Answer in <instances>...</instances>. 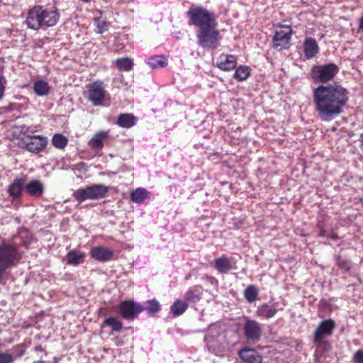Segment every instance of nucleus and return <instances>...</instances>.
<instances>
[{
  "label": "nucleus",
  "mask_w": 363,
  "mask_h": 363,
  "mask_svg": "<svg viewBox=\"0 0 363 363\" xmlns=\"http://www.w3.org/2000/svg\"><path fill=\"white\" fill-rule=\"evenodd\" d=\"M191 23L200 30L217 26L216 15L201 6L191 7L186 13Z\"/></svg>",
  "instance_id": "obj_2"
},
{
  "label": "nucleus",
  "mask_w": 363,
  "mask_h": 363,
  "mask_svg": "<svg viewBox=\"0 0 363 363\" xmlns=\"http://www.w3.org/2000/svg\"><path fill=\"white\" fill-rule=\"evenodd\" d=\"M262 361V357L256 350L251 349V363H261Z\"/></svg>",
  "instance_id": "obj_39"
},
{
  "label": "nucleus",
  "mask_w": 363,
  "mask_h": 363,
  "mask_svg": "<svg viewBox=\"0 0 363 363\" xmlns=\"http://www.w3.org/2000/svg\"><path fill=\"white\" fill-rule=\"evenodd\" d=\"M277 313V309L276 308V304H274L272 306H269L267 303H263L260 306L258 307L256 314L263 318L269 319L275 315Z\"/></svg>",
  "instance_id": "obj_22"
},
{
  "label": "nucleus",
  "mask_w": 363,
  "mask_h": 363,
  "mask_svg": "<svg viewBox=\"0 0 363 363\" xmlns=\"http://www.w3.org/2000/svg\"><path fill=\"white\" fill-rule=\"evenodd\" d=\"M216 65L223 71L232 70L237 65V58L233 55L223 53L217 58Z\"/></svg>",
  "instance_id": "obj_16"
},
{
  "label": "nucleus",
  "mask_w": 363,
  "mask_h": 363,
  "mask_svg": "<svg viewBox=\"0 0 363 363\" xmlns=\"http://www.w3.org/2000/svg\"><path fill=\"white\" fill-rule=\"evenodd\" d=\"M108 96V94L102 82L96 81L89 84L87 90V99L94 106L102 105Z\"/></svg>",
  "instance_id": "obj_10"
},
{
  "label": "nucleus",
  "mask_w": 363,
  "mask_h": 363,
  "mask_svg": "<svg viewBox=\"0 0 363 363\" xmlns=\"http://www.w3.org/2000/svg\"><path fill=\"white\" fill-rule=\"evenodd\" d=\"M201 298V293L197 289H189L184 294V301L189 303H196Z\"/></svg>",
  "instance_id": "obj_28"
},
{
  "label": "nucleus",
  "mask_w": 363,
  "mask_h": 363,
  "mask_svg": "<svg viewBox=\"0 0 363 363\" xmlns=\"http://www.w3.org/2000/svg\"><path fill=\"white\" fill-rule=\"evenodd\" d=\"M240 357L247 363H250V349L244 348L239 352Z\"/></svg>",
  "instance_id": "obj_38"
},
{
  "label": "nucleus",
  "mask_w": 363,
  "mask_h": 363,
  "mask_svg": "<svg viewBox=\"0 0 363 363\" xmlns=\"http://www.w3.org/2000/svg\"><path fill=\"white\" fill-rule=\"evenodd\" d=\"M116 66L121 71L129 72L133 68V62L127 57L118 58L116 60Z\"/></svg>",
  "instance_id": "obj_30"
},
{
  "label": "nucleus",
  "mask_w": 363,
  "mask_h": 363,
  "mask_svg": "<svg viewBox=\"0 0 363 363\" xmlns=\"http://www.w3.org/2000/svg\"><path fill=\"white\" fill-rule=\"evenodd\" d=\"M335 326V322L333 319L330 318L321 321L314 331L313 342L317 347H324V348L328 347V343L324 339L332 335Z\"/></svg>",
  "instance_id": "obj_8"
},
{
  "label": "nucleus",
  "mask_w": 363,
  "mask_h": 363,
  "mask_svg": "<svg viewBox=\"0 0 363 363\" xmlns=\"http://www.w3.org/2000/svg\"><path fill=\"white\" fill-rule=\"evenodd\" d=\"M361 140L363 142V133L361 135Z\"/></svg>",
  "instance_id": "obj_54"
},
{
  "label": "nucleus",
  "mask_w": 363,
  "mask_h": 363,
  "mask_svg": "<svg viewBox=\"0 0 363 363\" xmlns=\"http://www.w3.org/2000/svg\"><path fill=\"white\" fill-rule=\"evenodd\" d=\"M108 191V189L103 184H92L83 189H77L74 196L79 202L85 200H94L103 198Z\"/></svg>",
  "instance_id": "obj_6"
},
{
  "label": "nucleus",
  "mask_w": 363,
  "mask_h": 363,
  "mask_svg": "<svg viewBox=\"0 0 363 363\" xmlns=\"http://www.w3.org/2000/svg\"><path fill=\"white\" fill-rule=\"evenodd\" d=\"M149 192L144 188H138L131 194V200L137 203L143 202L148 197Z\"/></svg>",
  "instance_id": "obj_29"
},
{
  "label": "nucleus",
  "mask_w": 363,
  "mask_h": 363,
  "mask_svg": "<svg viewBox=\"0 0 363 363\" xmlns=\"http://www.w3.org/2000/svg\"><path fill=\"white\" fill-rule=\"evenodd\" d=\"M41 6H36L31 9L27 16L26 23L30 29L38 30L44 28L43 20L42 17Z\"/></svg>",
  "instance_id": "obj_11"
},
{
  "label": "nucleus",
  "mask_w": 363,
  "mask_h": 363,
  "mask_svg": "<svg viewBox=\"0 0 363 363\" xmlns=\"http://www.w3.org/2000/svg\"><path fill=\"white\" fill-rule=\"evenodd\" d=\"M328 238H330L332 240H337L340 239L339 235L337 233H333L328 235H327Z\"/></svg>",
  "instance_id": "obj_45"
},
{
  "label": "nucleus",
  "mask_w": 363,
  "mask_h": 363,
  "mask_svg": "<svg viewBox=\"0 0 363 363\" xmlns=\"http://www.w3.org/2000/svg\"><path fill=\"white\" fill-rule=\"evenodd\" d=\"M35 351L36 352H42L43 351V347L41 345H38L35 347Z\"/></svg>",
  "instance_id": "obj_50"
},
{
  "label": "nucleus",
  "mask_w": 363,
  "mask_h": 363,
  "mask_svg": "<svg viewBox=\"0 0 363 363\" xmlns=\"http://www.w3.org/2000/svg\"><path fill=\"white\" fill-rule=\"evenodd\" d=\"M320 305H323V306H327V305H328V302H327V301H326V300H325V299H321V300L320 301Z\"/></svg>",
  "instance_id": "obj_51"
},
{
  "label": "nucleus",
  "mask_w": 363,
  "mask_h": 363,
  "mask_svg": "<svg viewBox=\"0 0 363 363\" xmlns=\"http://www.w3.org/2000/svg\"><path fill=\"white\" fill-rule=\"evenodd\" d=\"M4 66V60L1 57H0V69Z\"/></svg>",
  "instance_id": "obj_52"
},
{
  "label": "nucleus",
  "mask_w": 363,
  "mask_h": 363,
  "mask_svg": "<svg viewBox=\"0 0 363 363\" xmlns=\"http://www.w3.org/2000/svg\"><path fill=\"white\" fill-rule=\"evenodd\" d=\"M104 324L112 328L113 331L118 332L122 329L123 325L121 321L115 318L109 317L106 318Z\"/></svg>",
  "instance_id": "obj_33"
},
{
  "label": "nucleus",
  "mask_w": 363,
  "mask_h": 363,
  "mask_svg": "<svg viewBox=\"0 0 363 363\" xmlns=\"http://www.w3.org/2000/svg\"><path fill=\"white\" fill-rule=\"evenodd\" d=\"M161 309L160 304L156 299L148 300L145 310L149 315H154L158 313Z\"/></svg>",
  "instance_id": "obj_31"
},
{
  "label": "nucleus",
  "mask_w": 363,
  "mask_h": 363,
  "mask_svg": "<svg viewBox=\"0 0 363 363\" xmlns=\"http://www.w3.org/2000/svg\"><path fill=\"white\" fill-rule=\"evenodd\" d=\"M50 86L48 82L43 80H37L33 84V90L35 93L40 96L48 95L50 91Z\"/></svg>",
  "instance_id": "obj_26"
},
{
  "label": "nucleus",
  "mask_w": 363,
  "mask_h": 363,
  "mask_svg": "<svg viewBox=\"0 0 363 363\" xmlns=\"http://www.w3.org/2000/svg\"><path fill=\"white\" fill-rule=\"evenodd\" d=\"M319 46L316 40L312 37L306 38L303 43V51L304 57L310 60L316 56L319 52Z\"/></svg>",
  "instance_id": "obj_17"
},
{
  "label": "nucleus",
  "mask_w": 363,
  "mask_h": 363,
  "mask_svg": "<svg viewBox=\"0 0 363 363\" xmlns=\"http://www.w3.org/2000/svg\"><path fill=\"white\" fill-rule=\"evenodd\" d=\"M358 30L363 31V13H362V17L359 18V21Z\"/></svg>",
  "instance_id": "obj_48"
},
{
  "label": "nucleus",
  "mask_w": 363,
  "mask_h": 363,
  "mask_svg": "<svg viewBox=\"0 0 363 363\" xmlns=\"http://www.w3.org/2000/svg\"><path fill=\"white\" fill-rule=\"evenodd\" d=\"M348 91L337 82L320 84L313 89V104L322 121H330L344 111L349 100Z\"/></svg>",
  "instance_id": "obj_1"
},
{
  "label": "nucleus",
  "mask_w": 363,
  "mask_h": 363,
  "mask_svg": "<svg viewBox=\"0 0 363 363\" xmlns=\"http://www.w3.org/2000/svg\"><path fill=\"white\" fill-rule=\"evenodd\" d=\"M215 268L220 273H227L233 269L232 262L226 256H222L215 259Z\"/></svg>",
  "instance_id": "obj_23"
},
{
  "label": "nucleus",
  "mask_w": 363,
  "mask_h": 363,
  "mask_svg": "<svg viewBox=\"0 0 363 363\" xmlns=\"http://www.w3.org/2000/svg\"><path fill=\"white\" fill-rule=\"evenodd\" d=\"M15 356L9 351H0V363H14Z\"/></svg>",
  "instance_id": "obj_36"
},
{
  "label": "nucleus",
  "mask_w": 363,
  "mask_h": 363,
  "mask_svg": "<svg viewBox=\"0 0 363 363\" xmlns=\"http://www.w3.org/2000/svg\"><path fill=\"white\" fill-rule=\"evenodd\" d=\"M262 335V329L259 324L251 320V341H258Z\"/></svg>",
  "instance_id": "obj_32"
},
{
  "label": "nucleus",
  "mask_w": 363,
  "mask_h": 363,
  "mask_svg": "<svg viewBox=\"0 0 363 363\" xmlns=\"http://www.w3.org/2000/svg\"><path fill=\"white\" fill-rule=\"evenodd\" d=\"M316 226L318 230L323 229L325 228V223L322 220H318Z\"/></svg>",
  "instance_id": "obj_47"
},
{
  "label": "nucleus",
  "mask_w": 363,
  "mask_h": 363,
  "mask_svg": "<svg viewBox=\"0 0 363 363\" xmlns=\"http://www.w3.org/2000/svg\"><path fill=\"white\" fill-rule=\"evenodd\" d=\"M223 340L224 336L214 326L210 328L208 333L205 337L208 350L216 355H220L225 349Z\"/></svg>",
  "instance_id": "obj_9"
},
{
  "label": "nucleus",
  "mask_w": 363,
  "mask_h": 363,
  "mask_svg": "<svg viewBox=\"0 0 363 363\" xmlns=\"http://www.w3.org/2000/svg\"><path fill=\"white\" fill-rule=\"evenodd\" d=\"M45 186L44 184L38 179H33L25 183L24 190L26 194L33 197H40L44 192Z\"/></svg>",
  "instance_id": "obj_19"
},
{
  "label": "nucleus",
  "mask_w": 363,
  "mask_h": 363,
  "mask_svg": "<svg viewBox=\"0 0 363 363\" xmlns=\"http://www.w3.org/2000/svg\"><path fill=\"white\" fill-rule=\"evenodd\" d=\"M340 68L335 63L314 65L311 70V77L314 82L325 84L332 81L339 72Z\"/></svg>",
  "instance_id": "obj_4"
},
{
  "label": "nucleus",
  "mask_w": 363,
  "mask_h": 363,
  "mask_svg": "<svg viewBox=\"0 0 363 363\" xmlns=\"http://www.w3.org/2000/svg\"><path fill=\"white\" fill-rule=\"evenodd\" d=\"M353 361L354 363H363V351L361 350H357L354 356Z\"/></svg>",
  "instance_id": "obj_41"
},
{
  "label": "nucleus",
  "mask_w": 363,
  "mask_h": 363,
  "mask_svg": "<svg viewBox=\"0 0 363 363\" xmlns=\"http://www.w3.org/2000/svg\"><path fill=\"white\" fill-rule=\"evenodd\" d=\"M137 118L130 113L121 114L118 118L117 124L124 128H129L136 124Z\"/></svg>",
  "instance_id": "obj_24"
},
{
  "label": "nucleus",
  "mask_w": 363,
  "mask_h": 363,
  "mask_svg": "<svg viewBox=\"0 0 363 363\" xmlns=\"http://www.w3.org/2000/svg\"><path fill=\"white\" fill-rule=\"evenodd\" d=\"M113 251L110 249L101 246H96L91 249V257L100 262H107L113 257Z\"/></svg>",
  "instance_id": "obj_18"
},
{
  "label": "nucleus",
  "mask_w": 363,
  "mask_h": 363,
  "mask_svg": "<svg viewBox=\"0 0 363 363\" xmlns=\"http://www.w3.org/2000/svg\"><path fill=\"white\" fill-rule=\"evenodd\" d=\"M41 11L43 13L42 17L45 19L43 20L44 28L56 25L60 18V13L56 7L44 8L41 6Z\"/></svg>",
  "instance_id": "obj_14"
},
{
  "label": "nucleus",
  "mask_w": 363,
  "mask_h": 363,
  "mask_svg": "<svg viewBox=\"0 0 363 363\" xmlns=\"http://www.w3.org/2000/svg\"><path fill=\"white\" fill-rule=\"evenodd\" d=\"M245 297L250 302V286L245 289Z\"/></svg>",
  "instance_id": "obj_46"
},
{
  "label": "nucleus",
  "mask_w": 363,
  "mask_h": 363,
  "mask_svg": "<svg viewBox=\"0 0 363 363\" xmlns=\"http://www.w3.org/2000/svg\"><path fill=\"white\" fill-rule=\"evenodd\" d=\"M13 349L16 352V359L23 356L26 354L27 350L26 346L23 343L15 345Z\"/></svg>",
  "instance_id": "obj_37"
},
{
  "label": "nucleus",
  "mask_w": 363,
  "mask_h": 363,
  "mask_svg": "<svg viewBox=\"0 0 363 363\" xmlns=\"http://www.w3.org/2000/svg\"><path fill=\"white\" fill-rule=\"evenodd\" d=\"M217 26L203 28L197 32L198 44L203 49H216L221 39Z\"/></svg>",
  "instance_id": "obj_5"
},
{
  "label": "nucleus",
  "mask_w": 363,
  "mask_h": 363,
  "mask_svg": "<svg viewBox=\"0 0 363 363\" xmlns=\"http://www.w3.org/2000/svg\"><path fill=\"white\" fill-rule=\"evenodd\" d=\"M318 231H319V232H318V236H319V237H322V238H323V237H326V236H327V235H326V233H325V228H323V229H320V230H318Z\"/></svg>",
  "instance_id": "obj_49"
},
{
  "label": "nucleus",
  "mask_w": 363,
  "mask_h": 363,
  "mask_svg": "<svg viewBox=\"0 0 363 363\" xmlns=\"http://www.w3.org/2000/svg\"><path fill=\"white\" fill-rule=\"evenodd\" d=\"M144 310L138 303L133 301H123L119 305V313L124 319L133 320Z\"/></svg>",
  "instance_id": "obj_12"
},
{
  "label": "nucleus",
  "mask_w": 363,
  "mask_h": 363,
  "mask_svg": "<svg viewBox=\"0 0 363 363\" xmlns=\"http://www.w3.org/2000/svg\"><path fill=\"white\" fill-rule=\"evenodd\" d=\"M250 76V69L248 67H239L234 74V77L239 81L245 80Z\"/></svg>",
  "instance_id": "obj_34"
},
{
  "label": "nucleus",
  "mask_w": 363,
  "mask_h": 363,
  "mask_svg": "<svg viewBox=\"0 0 363 363\" xmlns=\"http://www.w3.org/2000/svg\"><path fill=\"white\" fill-rule=\"evenodd\" d=\"M52 145L57 148H64L67 144V140L61 134H55L52 139Z\"/></svg>",
  "instance_id": "obj_35"
},
{
  "label": "nucleus",
  "mask_w": 363,
  "mask_h": 363,
  "mask_svg": "<svg viewBox=\"0 0 363 363\" xmlns=\"http://www.w3.org/2000/svg\"><path fill=\"white\" fill-rule=\"evenodd\" d=\"M85 258V252L74 249L67 252L65 261L68 265L78 266L84 263Z\"/></svg>",
  "instance_id": "obj_20"
},
{
  "label": "nucleus",
  "mask_w": 363,
  "mask_h": 363,
  "mask_svg": "<svg viewBox=\"0 0 363 363\" xmlns=\"http://www.w3.org/2000/svg\"><path fill=\"white\" fill-rule=\"evenodd\" d=\"M245 332L247 339L250 338V320H247L245 323Z\"/></svg>",
  "instance_id": "obj_43"
},
{
  "label": "nucleus",
  "mask_w": 363,
  "mask_h": 363,
  "mask_svg": "<svg viewBox=\"0 0 363 363\" xmlns=\"http://www.w3.org/2000/svg\"><path fill=\"white\" fill-rule=\"evenodd\" d=\"M272 38V48L278 51L289 48L293 34L292 28L288 25L279 24Z\"/></svg>",
  "instance_id": "obj_7"
},
{
  "label": "nucleus",
  "mask_w": 363,
  "mask_h": 363,
  "mask_svg": "<svg viewBox=\"0 0 363 363\" xmlns=\"http://www.w3.org/2000/svg\"><path fill=\"white\" fill-rule=\"evenodd\" d=\"M147 63L152 69L164 67L167 65V60L162 55H155L150 57Z\"/></svg>",
  "instance_id": "obj_27"
},
{
  "label": "nucleus",
  "mask_w": 363,
  "mask_h": 363,
  "mask_svg": "<svg viewBox=\"0 0 363 363\" xmlns=\"http://www.w3.org/2000/svg\"><path fill=\"white\" fill-rule=\"evenodd\" d=\"M26 179L23 178H16L9 185L8 192L13 198H19L22 195L23 189L25 186Z\"/></svg>",
  "instance_id": "obj_21"
},
{
  "label": "nucleus",
  "mask_w": 363,
  "mask_h": 363,
  "mask_svg": "<svg viewBox=\"0 0 363 363\" xmlns=\"http://www.w3.org/2000/svg\"><path fill=\"white\" fill-rule=\"evenodd\" d=\"M6 79L2 75V74L0 72V99H1L4 96V94L5 91V88H6Z\"/></svg>",
  "instance_id": "obj_40"
},
{
  "label": "nucleus",
  "mask_w": 363,
  "mask_h": 363,
  "mask_svg": "<svg viewBox=\"0 0 363 363\" xmlns=\"http://www.w3.org/2000/svg\"><path fill=\"white\" fill-rule=\"evenodd\" d=\"M108 130L99 131L89 140V147L94 151H100L104 147V142L109 138Z\"/></svg>",
  "instance_id": "obj_15"
},
{
  "label": "nucleus",
  "mask_w": 363,
  "mask_h": 363,
  "mask_svg": "<svg viewBox=\"0 0 363 363\" xmlns=\"http://www.w3.org/2000/svg\"><path fill=\"white\" fill-rule=\"evenodd\" d=\"M188 303L182 300H177L170 306V313L174 316H179L182 315L188 308Z\"/></svg>",
  "instance_id": "obj_25"
},
{
  "label": "nucleus",
  "mask_w": 363,
  "mask_h": 363,
  "mask_svg": "<svg viewBox=\"0 0 363 363\" xmlns=\"http://www.w3.org/2000/svg\"><path fill=\"white\" fill-rule=\"evenodd\" d=\"M258 292L255 286L251 285V302L257 298Z\"/></svg>",
  "instance_id": "obj_42"
},
{
  "label": "nucleus",
  "mask_w": 363,
  "mask_h": 363,
  "mask_svg": "<svg viewBox=\"0 0 363 363\" xmlns=\"http://www.w3.org/2000/svg\"><path fill=\"white\" fill-rule=\"evenodd\" d=\"M48 144L46 138L40 135L29 137L28 140H24L22 144L23 148L30 152L38 153L45 149Z\"/></svg>",
  "instance_id": "obj_13"
},
{
  "label": "nucleus",
  "mask_w": 363,
  "mask_h": 363,
  "mask_svg": "<svg viewBox=\"0 0 363 363\" xmlns=\"http://www.w3.org/2000/svg\"><path fill=\"white\" fill-rule=\"evenodd\" d=\"M359 201L363 204V197L359 199Z\"/></svg>",
  "instance_id": "obj_53"
},
{
  "label": "nucleus",
  "mask_w": 363,
  "mask_h": 363,
  "mask_svg": "<svg viewBox=\"0 0 363 363\" xmlns=\"http://www.w3.org/2000/svg\"><path fill=\"white\" fill-rule=\"evenodd\" d=\"M21 258L15 246L7 243L0 245V280L9 269L18 263Z\"/></svg>",
  "instance_id": "obj_3"
},
{
  "label": "nucleus",
  "mask_w": 363,
  "mask_h": 363,
  "mask_svg": "<svg viewBox=\"0 0 363 363\" xmlns=\"http://www.w3.org/2000/svg\"><path fill=\"white\" fill-rule=\"evenodd\" d=\"M106 23L105 22H103L101 25L98 26V33H104L106 28Z\"/></svg>",
  "instance_id": "obj_44"
}]
</instances>
